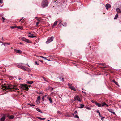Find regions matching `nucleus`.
I'll use <instances>...</instances> for the list:
<instances>
[{
    "mask_svg": "<svg viewBox=\"0 0 121 121\" xmlns=\"http://www.w3.org/2000/svg\"><path fill=\"white\" fill-rule=\"evenodd\" d=\"M95 103L96 104V105H97L98 107H100L102 106L99 103H98L96 102H95Z\"/></svg>",
    "mask_w": 121,
    "mask_h": 121,
    "instance_id": "9b49d317",
    "label": "nucleus"
},
{
    "mask_svg": "<svg viewBox=\"0 0 121 121\" xmlns=\"http://www.w3.org/2000/svg\"><path fill=\"white\" fill-rule=\"evenodd\" d=\"M112 82H114V83L116 84V85H118L119 86V85H118V83L117 82H116L114 80H112Z\"/></svg>",
    "mask_w": 121,
    "mask_h": 121,
    "instance_id": "412c9836",
    "label": "nucleus"
},
{
    "mask_svg": "<svg viewBox=\"0 0 121 121\" xmlns=\"http://www.w3.org/2000/svg\"><path fill=\"white\" fill-rule=\"evenodd\" d=\"M35 64H36V65H39V63H38V62L36 61H35Z\"/></svg>",
    "mask_w": 121,
    "mask_h": 121,
    "instance_id": "4c0bfd02",
    "label": "nucleus"
},
{
    "mask_svg": "<svg viewBox=\"0 0 121 121\" xmlns=\"http://www.w3.org/2000/svg\"><path fill=\"white\" fill-rule=\"evenodd\" d=\"M12 47H11V49H12Z\"/></svg>",
    "mask_w": 121,
    "mask_h": 121,
    "instance_id": "774afa93",
    "label": "nucleus"
},
{
    "mask_svg": "<svg viewBox=\"0 0 121 121\" xmlns=\"http://www.w3.org/2000/svg\"><path fill=\"white\" fill-rule=\"evenodd\" d=\"M61 25L65 27L67 26V23L66 22H64V24H61Z\"/></svg>",
    "mask_w": 121,
    "mask_h": 121,
    "instance_id": "a878e982",
    "label": "nucleus"
},
{
    "mask_svg": "<svg viewBox=\"0 0 121 121\" xmlns=\"http://www.w3.org/2000/svg\"><path fill=\"white\" fill-rule=\"evenodd\" d=\"M70 89L74 91H75L76 90V89L73 86H72L71 87Z\"/></svg>",
    "mask_w": 121,
    "mask_h": 121,
    "instance_id": "dca6fc26",
    "label": "nucleus"
},
{
    "mask_svg": "<svg viewBox=\"0 0 121 121\" xmlns=\"http://www.w3.org/2000/svg\"><path fill=\"white\" fill-rule=\"evenodd\" d=\"M53 36L48 38L46 42V43L47 44H48L51 42L53 40Z\"/></svg>",
    "mask_w": 121,
    "mask_h": 121,
    "instance_id": "20e7f679",
    "label": "nucleus"
},
{
    "mask_svg": "<svg viewBox=\"0 0 121 121\" xmlns=\"http://www.w3.org/2000/svg\"><path fill=\"white\" fill-rule=\"evenodd\" d=\"M7 117L8 118L10 119H12L14 118V116L13 115L11 116L8 115Z\"/></svg>",
    "mask_w": 121,
    "mask_h": 121,
    "instance_id": "9d476101",
    "label": "nucleus"
},
{
    "mask_svg": "<svg viewBox=\"0 0 121 121\" xmlns=\"http://www.w3.org/2000/svg\"><path fill=\"white\" fill-rule=\"evenodd\" d=\"M40 61L41 62H43V60H41Z\"/></svg>",
    "mask_w": 121,
    "mask_h": 121,
    "instance_id": "5fc2aeb1",
    "label": "nucleus"
},
{
    "mask_svg": "<svg viewBox=\"0 0 121 121\" xmlns=\"http://www.w3.org/2000/svg\"><path fill=\"white\" fill-rule=\"evenodd\" d=\"M2 19H3V22H4V21L5 20V19L4 18H3V17H2Z\"/></svg>",
    "mask_w": 121,
    "mask_h": 121,
    "instance_id": "ea45409f",
    "label": "nucleus"
},
{
    "mask_svg": "<svg viewBox=\"0 0 121 121\" xmlns=\"http://www.w3.org/2000/svg\"><path fill=\"white\" fill-rule=\"evenodd\" d=\"M80 106L79 107V108H83V107L84 106V105H82V104H80Z\"/></svg>",
    "mask_w": 121,
    "mask_h": 121,
    "instance_id": "5701e85b",
    "label": "nucleus"
},
{
    "mask_svg": "<svg viewBox=\"0 0 121 121\" xmlns=\"http://www.w3.org/2000/svg\"><path fill=\"white\" fill-rule=\"evenodd\" d=\"M47 60L48 61H50V59H47Z\"/></svg>",
    "mask_w": 121,
    "mask_h": 121,
    "instance_id": "864d4df0",
    "label": "nucleus"
},
{
    "mask_svg": "<svg viewBox=\"0 0 121 121\" xmlns=\"http://www.w3.org/2000/svg\"><path fill=\"white\" fill-rule=\"evenodd\" d=\"M36 110L37 111L40 112V113H42V111H41L40 110L39 108H36Z\"/></svg>",
    "mask_w": 121,
    "mask_h": 121,
    "instance_id": "393cba45",
    "label": "nucleus"
},
{
    "mask_svg": "<svg viewBox=\"0 0 121 121\" xmlns=\"http://www.w3.org/2000/svg\"><path fill=\"white\" fill-rule=\"evenodd\" d=\"M40 57H41V58H44V59H46V58L45 57H43V56H40Z\"/></svg>",
    "mask_w": 121,
    "mask_h": 121,
    "instance_id": "79ce46f5",
    "label": "nucleus"
},
{
    "mask_svg": "<svg viewBox=\"0 0 121 121\" xmlns=\"http://www.w3.org/2000/svg\"><path fill=\"white\" fill-rule=\"evenodd\" d=\"M72 84H68V86L69 88H70V87H71L72 86Z\"/></svg>",
    "mask_w": 121,
    "mask_h": 121,
    "instance_id": "72a5a7b5",
    "label": "nucleus"
},
{
    "mask_svg": "<svg viewBox=\"0 0 121 121\" xmlns=\"http://www.w3.org/2000/svg\"><path fill=\"white\" fill-rule=\"evenodd\" d=\"M64 79V78H62V79L61 80H62L63 81Z\"/></svg>",
    "mask_w": 121,
    "mask_h": 121,
    "instance_id": "a18cd8bd",
    "label": "nucleus"
},
{
    "mask_svg": "<svg viewBox=\"0 0 121 121\" xmlns=\"http://www.w3.org/2000/svg\"><path fill=\"white\" fill-rule=\"evenodd\" d=\"M74 100L75 101L76 100L78 101L79 102H81V100L79 97L78 95L75 96L74 97Z\"/></svg>",
    "mask_w": 121,
    "mask_h": 121,
    "instance_id": "39448f33",
    "label": "nucleus"
},
{
    "mask_svg": "<svg viewBox=\"0 0 121 121\" xmlns=\"http://www.w3.org/2000/svg\"><path fill=\"white\" fill-rule=\"evenodd\" d=\"M19 44H22V43L21 42H20V43H19Z\"/></svg>",
    "mask_w": 121,
    "mask_h": 121,
    "instance_id": "603ef678",
    "label": "nucleus"
},
{
    "mask_svg": "<svg viewBox=\"0 0 121 121\" xmlns=\"http://www.w3.org/2000/svg\"><path fill=\"white\" fill-rule=\"evenodd\" d=\"M39 23V22H36V26H38V25Z\"/></svg>",
    "mask_w": 121,
    "mask_h": 121,
    "instance_id": "c9c22d12",
    "label": "nucleus"
},
{
    "mask_svg": "<svg viewBox=\"0 0 121 121\" xmlns=\"http://www.w3.org/2000/svg\"><path fill=\"white\" fill-rule=\"evenodd\" d=\"M42 78H43V79H44V80H45V81L47 82H48V81L46 80V78H45L44 77H42Z\"/></svg>",
    "mask_w": 121,
    "mask_h": 121,
    "instance_id": "bb28decb",
    "label": "nucleus"
},
{
    "mask_svg": "<svg viewBox=\"0 0 121 121\" xmlns=\"http://www.w3.org/2000/svg\"><path fill=\"white\" fill-rule=\"evenodd\" d=\"M109 111L110 112H111V113H112L114 114H115V112H114L112 111V110H109Z\"/></svg>",
    "mask_w": 121,
    "mask_h": 121,
    "instance_id": "c756f323",
    "label": "nucleus"
},
{
    "mask_svg": "<svg viewBox=\"0 0 121 121\" xmlns=\"http://www.w3.org/2000/svg\"><path fill=\"white\" fill-rule=\"evenodd\" d=\"M2 39L3 40V37L2 38Z\"/></svg>",
    "mask_w": 121,
    "mask_h": 121,
    "instance_id": "4d7b16f0",
    "label": "nucleus"
},
{
    "mask_svg": "<svg viewBox=\"0 0 121 121\" xmlns=\"http://www.w3.org/2000/svg\"><path fill=\"white\" fill-rule=\"evenodd\" d=\"M53 90V88H52V90Z\"/></svg>",
    "mask_w": 121,
    "mask_h": 121,
    "instance_id": "6e6d98bb",
    "label": "nucleus"
},
{
    "mask_svg": "<svg viewBox=\"0 0 121 121\" xmlns=\"http://www.w3.org/2000/svg\"><path fill=\"white\" fill-rule=\"evenodd\" d=\"M33 82V81H27L26 83L29 84H32Z\"/></svg>",
    "mask_w": 121,
    "mask_h": 121,
    "instance_id": "f3484780",
    "label": "nucleus"
},
{
    "mask_svg": "<svg viewBox=\"0 0 121 121\" xmlns=\"http://www.w3.org/2000/svg\"><path fill=\"white\" fill-rule=\"evenodd\" d=\"M37 19V20H38V21H39L40 20H39V19Z\"/></svg>",
    "mask_w": 121,
    "mask_h": 121,
    "instance_id": "13d9d810",
    "label": "nucleus"
},
{
    "mask_svg": "<svg viewBox=\"0 0 121 121\" xmlns=\"http://www.w3.org/2000/svg\"><path fill=\"white\" fill-rule=\"evenodd\" d=\"M40 96H38L37 99L36 100V102H39V101L40 100Z\"/></svg>",
    "mask_w": 121,
    "mask_h": 121,
    "instance_id": "2eb2a0df",
    "label": "nucleus"
},
{
    "mask_svg": "<svg viewBox=\"0 0 121 121\" xmlns=\"http://www.w3.org/2000/svg\"><path fill=\"white\" fill-rule=\"evenodd\" d=\"M5 116H4L1 118L0 119V120L2 121H4L5 119Z\"/></svg>",
    "mask_w": 121,
    "mask_h": 121,
    "instance_id": "ddd939ff",
    "label": "nucleus"
},
{
    "mask_svg": "<svg viewBox=\"0 0 121 121\" xmlns=\"http://www.w3.org/2000/svg\"><path fill=\"white\" fill-rule=\"evenodd\" d=\"M50 120H48L47 121H50Z\"/></svg>",
    "mask_w": 121,
    "mask_h": 121,
    "instance_id": "69168bd1",
    "label": "nucleus"
},
{
    "mask_svg": "<svg viewBox=\"0 0 121 121\" xmlns=\"http://www.w3.org/2000/svg\"><path fill=\"white\" fill-rule=\"evenodd\" d=\"M106 105L107 106H108V105L107 104L105 103V102H103V103L102 104V105H101L102 106H103L104 105Z\"/></svg>",
    "mask_w": 121,
    "mask_h": 121,
    "instance_id": "a211bd4d",
    "label": "nucleus"
},
{
    "mask_svg": "<svg viewBox=\"0 0 121 121\" xmlns=\"http://www.w3.org/2000/svg\"><path fill=\"white\" fill-rule=\"evenodd\" d=\"M10 44L9 43H4L2 45H3L4 46H6L7 45H10Z\"/></svg>",
    "mask_w": 121,
    "mask_h": 121,
    "instance_id": "4be33fe9",
    "label": "nucleus"
},
{
    "mask_svg": "<svg viewBox=\"0 0 121 121\" xmlns=\"http://www.w3.org/2000/svg\"><path fill=\"white\" fill-rule=\"evenodd\" d=\"M14 50L15 52H16L17 53L19 54H21L22 53V51L20 50H17V49H14Z\"/></svg>",
    "mask_w": 121,
    "mask_h": 121,
    "instance_id": "6e6552de",
    "label": "nucleus"
},
{
    "mask_svg": "<svg viewBox=\"0 0 121 121\" xmlns=\"http://www.w3.org/2000/svg\"><path fill=\"white\" fill-rule=\"evenodd\" d=\"M27 65H28V66L30 67V66L29 65H28V64H27Z\"/></svg>",
    "mask_w": 121,
    "mask_h": 121,
    "instance_id": "bf43d9fd",
    "label": "nucleus"
},
{
    "mask_svg": "<svg viewBox=\"0 0 121 121\" xmlns=\"http://www.w3.org/2000/svg\"><path fill=\"white\" fill-rule=\"evenodd\" d=\"M28 86V87H30V85H29V86Z\"/></svg>",
    "mask_w": 121,
    "mask_h": 121,
    "instance_id": "e2e57ef3",
    "label": "nucleus"
},
{
    "mask_svg": "<svg viewBox=\"0 0 121 121\" xmlns=\"http://www.w3.org/2000/svg\"><path fill=\"white\" fill-rule=\"evenodd\" d=\"M17 67L20 68H21L22 69L25 71H26V69L25 68V67L22 65H18Z\"/></svg>",
    "mask_w": 121,
    "mask_h": 121,
    "instance_id": "0eeeda50",
    "label": "nucleus"
},
{
    "mask_svg": "<svg viewBox=\"0 0 121 121\" xmlns=\"http://www.w3.org/2000/svg\"><path fill=\"white\" fill-rule=\"evenodd\" d=\"M48 98L49 100L50 101V103H51L52 102V101L51 99V98H49L48 97Z\"/></svg>",
    "mask_w": 121,
    "mask_h": 121,
    "instance_id": "cd10ccee",
    "label": "nucleus"
},
{
    "mask_svg": "<svg viewBox=\"0 0 121 121\" xmlns=\"http://www.w3.org/2000/svg\"><path fill=\"white\" fill-rule=\"evenodd\" d=\"M60 27H61V25H60Z\"/></svg>",
    "mask_w": 121,
    "mask_h": 121,
    "instance_id": "0e129e2a",
    "label": "nucleus"
},
{
    "mask_svg": "<svg viewBox=\"0 0 121 121\" xmlns=\"http://www.w3.org/2000/svg\"><path fill=\"white\" fill-rule=\"evenodd\" d=\"M5 88L6 89H14V91H17L19 90L18 89L16 88L15 86H10L8 85L7 86H5Z\"/></svg>",
    "mask_w": 121,
    "mask_h": 121,
    "instance_id": "f257e3e1",
    "label": "nucleus"
},
{
    "mask_svg": "<svg viewBox=\"0 0 121 121\" xmlns=\"http://www.w3.org/2000/svg\"><path fill=\"white\" fill-rule=\"evenodd\" d=\"M37 18V17H35V19H36V18Z\"/></svg>",
    "mask_w": 121,
    "mask_h": 121,
    "instance_id": "052dcab7",
    "label": "nucleus"
},
{
    "mask_svg": "<svg viewBox=\"0 0 121 121\" xmlns=\"http://www.w3.org/2000/svg\"><path fill=\"white\" fill-rule=\"evenodd\" d=\"M44 96H43V97L42 98V99L43 100V101H44Z\"/></svg>",
    "mask_w": 121,
    "mask_h": 121,
    "instance_id": "c03bdc74",
    "label": "nucleus"
},
{
    "mask_svg": "<svg viewBox=\"0 0 121 121\" xmlns=\"http://www.w3.org/2000/svg\"><path fill=\"white\" fill-rule=\"evenodd\" d=\"M37 118L38 119H40V120H44L45 119V118H42L40 117H37Z\"/></svg>",
    "mask_w": 121,
    "mask_h": 121,
    "instance_id": "aec40b11",
    "label": "nucleus"
},
{
    "mask_svg": "<svg viewBox=\"0 0 121 121\" xmlns=\"http://www.w3.org/2000/svg\"><path fill=\"white\" fill-rule=\"evenodd\" d=\"M21 87L23 89L27 91L29 89L28 86L26 84L24 85L22 84L21 85Z\"/></svg>",
    "mask_w": 121,
    "mask_h": 121,
    "instance_id": "7ed1b4c3",
    "label": "nucleus"
},
{
    "mask_svg": "<svg viewBox=\"0 0 121 121\" xmlns=\"http://www.w3.org/2000/svg\"><path fill=\"white\" fill-rule=\"evenodd\" d=\"M32 35H29L28 36L30 38H34V37H36L35 36H33V35L32 34H31Z\"/></svg>",
    "mask_w": 121,
    "mask_h": 121,
    "instance_id": "b1692460",
    "label": "nucleus"
},
{
    "mask_svg": "<svg viewBox=\"0 0 121 121\" xmlns=\"http://www.w3.org/2000/svg\"><path fill=\"white\" fill-rule=\"evenodd\" d=\"M105 7L108 10L109 8L111 7V6L110 4H106V5L105 6Z\"/></svg>",
    "mask_w": 121,
    "mask_h": 121,
    "instance_id": "1a4fd4ad",
    "label": "nucleus"
},
{
    "mask_svg": "<svg viewBox=\"0 0 121 121\" xmlns=\"http://www.w3.org/2000/svg\"><path fill=\"white\" fill-rule=\"evenodd\" d=\"M58 22L57 21H56L55 22L54 24L52 26V27H55L56 26Z\"/></svg>",
    "mask_w": 121,
    "mask_h": 121,
    "instance_id": "4468645a",
    "label": "nucleus"
},
{
    "mask_svg": "<svg viewBox=\"0 0 121 121\" xmlns=\"http://www.w3.org/2000/svg\"><path fill=\"white\" fill-rule=\"evenodd\" d=\"M2 3V0H0V3Z\"/></svg>",
    "mask_w": 121,
    "mask_h": 121,
    "instance_id": "37998d69",
    "label": "nucleus"
},
{
    "mask_svg": "<svg viewBox=\"0 0 121 121\" xmlns=\"http://www.w3.org/2000/svg\"><path fill=\"white\" fill-rule=\"evenodd\" d=\"M86 108L87 109H89V110H91V108L89 107H86Z\"/></svg>",
    "mask_w": 121,
    "mask_h": 121,
    "instance_id": "f704fd0d",
    "label": "nucleus"
},
{
    "mask_svg": "<svg viewBox=\"0 0 121 121\" xmlns=\"http://www.w3.org/2000/svg\"><path fill=\"white\" fill-rule=\"evenodd\" d=\"M118 17V13H117L116 15L115 16V17L114 18V19H117V18Z\"/></svg>",
    "mask_w": 121,
    "mask_h": 121,
    "instance_id": "6ab92c4d",
    "label": "nucleus"
},
{
    "mask_svg": "<svg viewBox=\"0 0 121 121\" xmlns=\"http://www.w3.org/2000/svg\"><path fill=\"white\" fill-rule=\"evenodd\" d=\"M103 14H105L104 13H103Z\"/></svg>",
    "mask_w": 121,
    "mask_h": 121,
    "instance_id": "338daca9",
    "label": "nucleus"
},
{
    "mask_svg": "<svg viewBox=\"0 0 121 121\" xmlns=\"http://www.w3.org/2000/svg\"><path fill=\"white\" fill-rule=\"evenodd\" d=\"M59 23L58 25H59L62 22V21L61 20H59Z\"/></svg>",
    "mask_w": 121,
    "mask_h": 121,
    "instance_id": "58836bf2",
    "label": "nucleus"
},
{
    "mask_svg": "<svg viewBox=\"0 0 121 121\" xmlns=\"http://www.w3.org/2000/svg\"><path fill=\"white\" fill-rule=\"evenodd\" d=\"M29 34L31 35V34L30 33H29Z\"/></svg>",
    "mask_w": 121,
    "mask_h": 121,
    "instance_id": "680f3d73",
    "label": "nucleus"
},
{
    "mask_svg": "<svg viewBox=\"0 0 121 121\" xmlns=\"http://www.w3.org/2000/svg\"><path fill=\"white\" fill-rule=\"evenodd\" d=\"M16 26H11L10 27V28L11 29H13V28H16Z\"/></svg>",
    "mask_w": 121,
    "mask_h": 121,
    "instance_id": "7c9ffc66",
    "label": "nucleus"
},
{
    "mask_svg": "<svg viewBox=\"0 0 121 121\" xmlns=\"http://www.w3.org/2000/svg\"><path fill=\"white\" fill-rule=\"evenodd\" d=\"M16 28H20V27H16Z\"/></svg>",
    "mask_w": 121,
    "mask_h": 121,
    "instance_id": "8fccbe9b",
    "label": "nucleus"
},
{
    "mask_svg": "<svg viewBox=\"0 0 121 121\" xmlns=\"http://www.w3.org/2000/svg\"><path fill=\"white\" fill-rule=\"evenodd\" d=\"M47 96V95H46L45 96H44V97H45Z\"/></svg>",
    "mask_w": 121,
    "mask_h": 121,
    "instance_id": "3c124183",
    "label": "nucleus"
},
{
    "mask_svg": "<svg viewBox=\"0 0 121 121\" xmlns=\"http://www.w3.org/2000/svg\"><path fill=\"white\" fill-rule=\"evenodd\" d=\"M116 11L118 13H121V10H120L119 8H117L116 9Z\"/></svg>",
    "mask_w": 121,
    "mask_h": 121,
    "instance_id": "f8f14e48",
    "label": "nucleus"
},
{
    "mask_svg": "<svg viewBox=\"0 0 121 121\" xmlns=\"http://www.w3.org/2000/svg\"><path fill=\"white\" fill-rule=\"evenodd\" d=\"M57 112L58 113L60 114H61V112L59 111H57Z\"/></svg>",
    "mask_w": 121,
    "mask_h": 121,
    "instance_id": "e433bc0d",
    "label": "nucleus"
},
{
    "mask_svg": "<svg viewBox=\"0 0 121 121\" xmlns=\"http://www.w3.org/2000/svg\"><path fill=\"white\" fill-rule=\"evenodd\" d=\"M21 79V78H18V79L19 80Z\"/></svg>",
    "mask_w": 121,
    "mask_h": 121,
    "instance_id": "09e8293b",
    "label": "nucleus"
},
{
    "mask_svg": "<svg viewBox=\"0 0 121 121\" xmlns=\"http://www.w3.org/2000/svg\"><path fill=\"white\" fill-rule=\"evenodd\" d=\"M48 2L47 0H44L43 1L41 4L43 8H44L48 6Z\"/></svg>",
    "mask_w": 121,
    "mask_h": 121,
    "instance_id": "f03ea898",
    "label": "nucleus"
},
{
    "mask_svg": "<svg viewBox=\"0 0 121 121\" xmlns=\"http://www.w3.org/2000/svg\"><path fill=\"white\" fill-rule=\"evenodd\" d=\"M27 104L28 105H30L31 106H35V105H33L32 104H30V103H28V104Z\"/></svg>",
    "mask_w": 121,
    "mask_h": 121,
    "instance_id": "c85d7f7f",
    "label": "nucleus"
},
{
    "mask_svg": "<svg viewBox=\"0 0 121 121\" xmlns=\"http://www.w3.org/2000/svg\"><path fill=\"white\" fill-rule=\"evenodd\" d=\"M22 41L26 42H27L28 43H29L30 42L29 40L28 39H27L26 38L24 37H22Z\"/></svg>",
    "mask_w": 121,
    "mask_h": 121,
    "instance_id": "423d86ee",
    "label": "nucleus"
},
{
    "mask_svg": "<svg viewBox=\"0 0 121 121\" xmlns=\"http://www.w3.org/2000/svg\"><path fill=\"white\" fill-rule=\"evenodd\" d=\"M97 112L99 114V115L101 117V116L100 115V113L99 112L98 110H97Z\"/></svg>",
    "mask_w": 121,
    "mask_h": 121,
    "instance_id": "2f4dec72",
    "label": "nucleus"
},
{
    "mask_svg": "<svg viewBox=\"0 0 121 121\" xmlns=\"http://www.w3.org/2000/svg\"><path fill=\"white\" fill-rule=\"evenodd\" d=\"M77 111L76 110L74 112V114H77Z\"/></svg>",
    "mask_w": 121,
    "mask_h": 121,
    "instance_id": "a19ab883",
    "label": "nucleus"
},
{
    "mask_svg": "<svg viewBox=\"0 0 121 121\" xmlns=\"http://www.w3.org/2000/svg\"><path fill=\"white\" fill-rule=\"evenodd\" d=\"M104 118V117H102L101 118V119L102 120H103V119Z\"/></svg>",
    "mask_w": 121,
    "mask_h": 121,
    "instance_id": "49530a36",
    "label": "nucleus"
},
{
    "mask_svg": "<svg viewBox=\"0 0 121 121\" xmlns=\"http://www.w3.org/2000/svg\"><path fill=\"white\" fill-rule=\"evenodd\" d=\"M74 117L78 119L79 118V117L77 114H76L75 115V116H74Z\"/></svg>",
    "mask_w": 121,
    "mask_h": 121,
    "instance_id": "473e14b6",
    "label": "nucleus"
},
{
    "mask_svg": "<svg viewBox=\"0 0 121 121\" xmlns=\"http://www.w3.org/2000/svg\"><path fill=\"white\" fill-rule=\"evenodd\" d=\"M22 19H23V17H22V18L20 20V21H21Z\"/></svg>",
    "mask_w": 121,
    "mask_h": 121,
    "instance_id": "de8ad7c7",
    "label": "nucleus"
}]
</instances>
